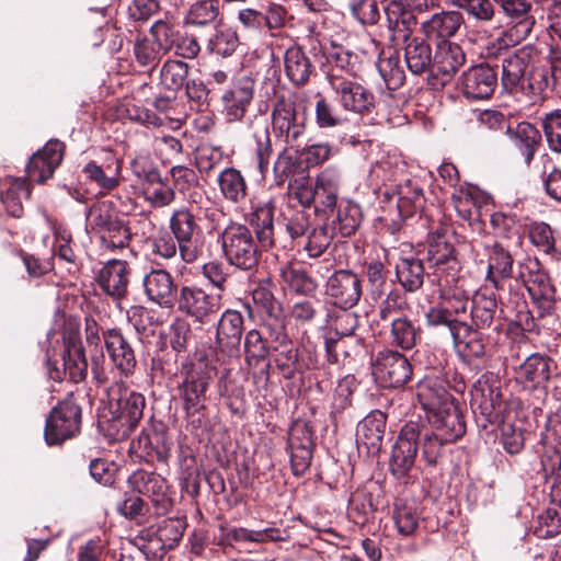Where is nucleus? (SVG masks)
<instances>
[{
	"label": "nucleus",
	"mask_w": 561,
	"mask_h": 561,
	"mask_svg": "<svg viewBox=\"0 0 561 561\" xmlns=\"http://www.w3.org/2000/svg\"><path fill=\"white\" fill-rule=\"evenodd\" d=\"M325 294L331 302L341 309L356 306L362 296V280L350 270H337L328 277Z\"/></svg>",
	"instance_id": "obj_12"
},
{
	"label": "nucleus",
	"mask_w": 561,
	"mask_h": 561,
	"mask_svg": "<svg viewBox=\"0 0 561 561\" xmlns=\"http://www.w3.org/2000/svg\"><path fill=\"white\" fill-rule=\"evenodd\" d=\"M133 447L139 451L148 461H165L170 455L171 443L163 431L152 426L144 428Z\"/></svg>",
	"instance_id": "obj_32"
},
{
	"label": "nucleus",
	"mask_w": 561,
	"mask_h": 561,
	"mask_svg": "<svg viewBox=\"0 0 561 561\" xmlns=\"http://www.w3.org/2000/svg\"><path fill=\"white\" fill-rule=\"evenodd\" d=\"M253 137L255 140L254 154L257 170L260 174L265 178L268 171L270 158L273 153L272 141L267 127L257 128L254 131Z\"/></svg>",
	"instance_id": "obj_61"
},
{
	"label": "nucleus",
	"mask_w": 561,
	"mask_h": 561,
	"mask_svg": "<svg viewBox=\"0 0 561 561\" xmlns=\"http://www.w3.org/2000/svg\"><path fill=\"white\" fill-rule=\"evenodd\" d=\"M471 409L483 427L503 420L505 405L500 381L482 376L471 389Z\"/></svg>",
	"instance_id": "obj_7"
},
{
	"label": "nucleus",
	"mask_w": 561,
	"mask_h": 561,
	"mask_svg": "<svg viewBox=\"0 0 561 561\" xmlns=\"http://www.w3.org/2000/svg\"><path fill=\"white\" fill-rule=\"evenodd\" d=\"M369 295L373 300H380L387 290L388 270L379 261L370 262L366 268Z\"/></svg>",
	"instance_id": "obj_60"
},
{
	"label": "nucleus",
	"mask_w": 561,
	"mask_h": 561,
	"mask_svg": "<svg viewBox=\"0 0 561 561\" xmlns=\"http://www.w3.org/2000/svg\"><path fill=\"white\" fill-rule=\"evenodd\" d=\"M222 295L210 294L197 285H184L176 300L178 310L194 323L208 324L221 309Z\"/></svg>",
	"instance_id": "obj_8"
},
{
	"label": "nucleus",
	"mask_w": 561,
	"mask_h": 561,
	"mask_svg": "<svg viewBox=\"0 0 561 561\" xmlns=\"http://www.w3.org/2000/svg\"><path fill=\"white\" fill-rule=\"evenodd\" d=\"M400 3L399 1H390L385 9L388 37L393 45L408 43L417 25L414 13L405 10Z\"/></svg>",
	"instance_id": "obj_22"
},
{
	"label": "nucleus",
	"mask_w": 561,
	"mask_h": 561,
	"mask_svg": "<svg viewBox=\"0 0 561 561\" xmlns=\"http://www.w3.org/2000/svg\"><path fill=\"white\" fill-rule=\"evenodd\" d=\"M255 82L252 78L243 76L237 79L221 96L225 108L233 119H241L254 95Z\"/></svg>",
	"instance_id": "obj_30"
},
{
	"label": "nucleus",
	"mask_w": 561,
	"mask_h": 561,
	"mask_svg": "<svg viewBox=\"0 0 561 561\" xmlns=\"http://www.w3.org/2000/svg\"><path fill=\"white\" fill-rule=\"evenodd\" d=\"M396 276L405 291H416L424 284L423 262L415 256L400 257L396 263Z\"/></svg>",
	"instance_id": "obj_41"
},
{
	"label": "nucleus",
	"mask_w": 561,
	"mask_h": 561,
	"mask_svg": "<svg viewBox=\"0 0 561 561\" xmlns=\"http://www.w3.org/2000/svg\"><path fill=\"white\" fill-rule=\"evenodd\" d=\"M145 294L161 308H172L179 298L172 275L164 270H152L144 277Z\"/></svg>",
	"instance_id": "obj_19"
},
{
	"label": "nucleus",
	"mask_w": 561,
	"mask_h": 561,
	"mask_svg": "<svg viewBox=\"0 0 561 561\" xmlns=\"http://www.w3.org/2000/svg\"><path fill=\"white\" fill-rule=\"evenodd\" d=\"M272 126L275 135L290 147L298 146L306 131L305 123L298 121L295 102L285 98H279L274 105Z\"/></svg>",
	"instance_id": "obj_13"
},
{
	"label": "nucleus",
	"mask_w": 561,
	"mask_h": 561,
	"mask_svg": "<svg viewBox=\"0 0 561 561\" xmlns=\"http://www.w3.org/2000/svg\"><path fill=\"white\" fill-rule=\"evenodd\" d=\"M541 471L546 480L552 481V499L561 507V421L550 419L540 435Z\"/></svg>",
	"instance_id": "obj_6"
},
{
	"label": "nucleus",
	"mask_w": 561,
	"mask_h": 561,
	"mask_svg": "<svg viewBox=\"0 0 561 561\" xmlns=\"http://www.w3.org/2000/svg\"><path fill=\"white\" fill-rule=\"evenodd\" d=\"M215 34L208 39L207 49L221 57L231 56L239 45L237 33L230 28H214Z\"/></svg>",
	"instance_id": "obj_58"
},
{
	"label": "nucleus",
	"mask_w": 561,
	"mask_h": 561,
	"mask_svg": "<svg viewBox=\"0 0 561 561\" xmlns=\"http://www.w3.org/2000/svg\"><path fill=\"white\" fill-rule=\"evenodd\" d=\"M243 316L240 311L227 309L217 322L216 344L229 356H237L243 333Z\"/></svg>",
	"instance_id": "obj_18"
},
{
	"label": "nucleus",
	"mask_w": 561,
	"mask_h": 561,
	"mask_svg": "<svg viewBox=\"0 0 561 561\" xmlns=\"http://www.w3.org/2000/svg\"><path fill=\"white\" fill-rule=\"evenodd\" d=\"M145 198L152 207L169 206L175 198L174 191L164 184L157 173L150 174V183L144 190Z\"/></svg>",
	"instance_id": "obj_56"
},
{
	"label": "nucleus",
	"mask_w": 561,
	"mask_h": 561,
	"mask_svg": "<svg viewBox=\"0 0 561 561\" xmlns=\"http://www.w3.org/2000/svg\"><path fill=\"white\" fill-rule=\"evenodd\" d=\"M419 437L420 431L415 423L407 424L401 430L393 445L390 460V470L398 479L407 477L413 468L417 453Z\"/></svg>",
	"instance_id": "obj_14"
},
{
	"label": "nucleus",
	"mask_w": 561,
	"mask_h": 561,
	"mask_svg": "<svg viewBox=\"0 0 561 561\" xmlns=\"http://www.w3.org/2000/svg\"><path fill=\"white\" fill-rule=\"evenodd\" d=\"M252 225L255 228V234L259 243L263 249H268L274 245V215L273 206L271 203L259 206L252 219Z\"/></svg>",
	"instance_id": "obj_47"
},
{
	"label": "nucleus",
	"mask_w": 561,
	"mask_h": 561,
	"mask_svg": "<svg viewBox=\"0 0 561 561\" xmlns=\"http://www.w3.org/2000/svg\"><path fill=\"white\" fill-rule=\"evenodd\" d=\"M460 84L467 99L488 100L497 87V72L491 66L480 64L462 73Z\"/></svg>",
	"instance_id": "obj_16"
},
{
	"label": "nucleus",
	"mask_w": 561,
	"mask_h": 561,
	"mask_svg": "<svg viewBox=\"0 0 561 561\" xmlns=\"http://www.w3.org/2000/svg\"><path fill=\"white\" fill-rule=\"evenodd\" d=\"M530 35L529 23L524 25H513L491 42L488 47L489 56H497L500 50L518 45Z\"/></svg>",
	"instance_id": "obj_53"
},
{
	"label": "nucleus",
	"mask_w": 561,
	"mask_h": 561,
	"mask_svg": "<svg viewBox=\"0 0 561 561\" xmlns=\"http://www.w3.org/2000/svg\"><path fill=\"white\" fill-rule=\"evenodd\" d=\"M517 374L525 387H542L550 378V358L537 353L531 354L519 366Z\"/></svg>",
	"instance_id": "obj_35"
},
{
	"label": "nucleus",
	"mask_w": 561,
	"mask_h": 561,
	"mask_svg": "<svg viewBox=\"0 0 561 561\" xmlns=\"http://www.w3.org/2000/svg\"><path fill=\"white\" fill-rule=\"evenodd\" d=\"M169 227L179 244V253L186 263L194 262L198 252L192 244L195 236L202 232L197 216L191 207L182 206L173 210Z\"/></svg>",
	"instance_id": "obj_10"
},
{
	"label": "nucleus",
	"mask_w": 561,
	"mask_h": 561,
	"mask_svg": "<svg viewBox=\"0 0 561 561\" xmlns=\"http://www.w3.org/2000/svg\"><path fill=\"white\" fill-rule=\"evenodd\" d=\"M104 343L115 367L126 377L131 375L137 360L133 347L121 330L105 331Z\"/></svg>",
	"instance_id": "obj_27"
},
{
	"label": "nucleus",
	"mask_w": 561,
	"mask_h": 561,
	"mask_svg": "<svg viewBox=\"0 0 561 561\" xmlns=\"http://www.w3.org/2000/svg\"><path fill=\"white\" fill-rule=\"evenodd\" d=\"M391 343L402 350H411L416 344L417 330L405 317L393 318L390 321Z\"/></svg>",
	"instance_id": "obj_51"
},
{
	"label": "nucleus",
	"mask_w": 561,
	"mask_h": 561,
	"mask_svg": "<svg viewBox=\"0 0 561 561\" xmlns=\"http://www.w3.org/2000/svg\"><path fill=\"white\" fill-rule=\"evenodd\" d=\"M188 65L181 60H167L161 68L160 79L163 87L171 91H179L186 82Z\"/></svg>",
	"instance_id": "obj_54"
},
{
	"label": "nucleus",
	"mask_w": 561,
	"mask_h": 561,
	"mask_svg": "<svg viewBox=\"0 0 561 561\" xmlns=\"http://www.w3.org/2000/svg\"><path fill=\"white\" fill-rule=\"evenodd\" d=\"M130 270L125 261L112 260L100 271V287L114 299H122L127 294Z\"/></svg>",
	"instance_id": "obj_29"
},
{
	"label": "nucleus",
	"mask_w": 561,
	"mask_h": 561,
	"mask_svg": "<svg viewBox=\"0 0 561 561\" xmlns=\"http://www.w3.org/2000/svg\"><path fill=\"white\" fill-rule=\"evenodd\" d=\"M183 533V526L179 522L167 520L159 527L157 539L149 540L148 549L156 551L159 548L162 556L167 549H173L179 543Z\"/></svg>",
	"instance_id": "obj_50"
},
{
	"label": "nucleus",
	"mask_w": 561,
	"mask_h": 561,
	"mask_svg": "<svg viewBox=\"0 0 561 561\" xmlns=\"http://www.w3.org/2000/svg\"><path fill=\"white\" fill-rule=\"evenodd\" d=\"M280 276L290 290L299 295H311L318 287V283L298 264L284 266Z\"/></svg>",
	"instance_id": "obj_45"
},
{
	"label": "nucleus",
	"mask_w": 561,
	"mask_h": 561,
	"mask_svg": "<svg viewBox=\"0 0 561 561\" xmlns=\"http://www.w3.org/2000/svg\"><path fill=\"white\" fill-rule=\"evenodd\" d=\"M426 260L428 267L433 268V273L438 277L440 286H449L458 280L461 265L445 228L440 227L430 234Z\"/></svg>",
	"instance_id": "obj_4"
},
{
	"label": "nucleus",
	"mask_w": 561,
	"mask_h": 561,
	"mask_svg": "<svg viewBox=\"0 0 561 561\" xmlns=\"http://www.w3.org/2000/svg\"><path fill=\"white\" fill-rule=\"evenodd\" d=\"M329 84L334 93V100L340 106L356 114L369 113L375 105V98L365 87L345 76L331 71L328 75Z\"/></svg>",
	"instance_id": "obj_9"
},
{
	"label": "nucleus",
	"mask_w": 561,
	"mask_h": 561,
	"mask_svg": "<svg viewBox=\"0 0 561 561\" xmlns=\"http://www.w3.org/2000/svg\"><path fill=\"white\" fill-rule=\"evenodd\" d=\"M222 197L233 204H241L248 196L245 178L238 169L229 167L224 169L217 179Z\"/></svg>",
	"instance_id": "obj_38"
},
{
	"label": "nucleus",
	"mask_w": 561,
	"mask_h": 561,
	"mask_svg": "<svg viewBox=\"0 0 561 561\" xmlns=\"http://www.w3.org/2000/svg\"><path fill=\"white\" fill-rule=\"evenodd\" d=\"M102 244L107 249H123L128 245L130 232L126 225L116 217L100 236Z\"/></svg>",
	"instance_id": "obj_62"
},
{
	"label": "nucleus",
	"mask_w": 561,
	"mask_h": 561,
	"mask_svg": "<svg viewBox=\"0 0 561 561\" xmlns=\"http://www.w3.org/2000/svg\"><path fill=\"white\" fill-rule=\"evenodd\" d=\"M362 210L358 204L352 201H343L337 208L335 229L343 237H350L356 232L362 221Z\"/></svg>",
	"instance_id": "obj_48"
},
{
	"label": "nucleus",
	"mask_w": 561,
	"mask_h": 561,
	"mask_svg": "<svg viewBox=\"0 0 561 561\" xmlns=\"http://www.w3.org/2000/svg\"><path fill=\"white\" fill-rule=\"evenodd\" d=\"M279 344L278 347H274L277 354L275 355V365L285 378H293L298 364V351L289 341L283 325L278 327V332L275 337Z\"/></svg>",
	"instance_id": "obj_43"
},
{
	"label": "nucleus",
	"mask_w": 561,
	"mask_h": 561,
	"mask_svg": "<svg viewBox=\"0 0 561 561\" xmlns=\"http://www.w3.org/2000/svg\"><path fill=\"white\" fill-rule=\"evenodd\" d=\"M465 20L462 14L456 10L440 11L421 23V32L427 39L449 42L454 37Z\"/></svg>",
	"instance_id": "obj_23"
},
{
	"label": "nucleus",
	"mask_w": 561,
	"mask_h": 561,
	"mask_svg": "<svg viewBox=\"0 0 561 561\" xmlns=\"http://www.w3.org/2000/svg\"><path fill=\"white\" fill-rule=\"evenodd\" d=\"M497 309L496 298L485 291L477 293L471 299V319L477 328H489Z\"/></svg>",
	"instance_id": "obj_46"
},
{
	"label": "nucleus",
	"mask_w": 561,
	"mask_h": 561,
	"mask_svg": "<svg viewBox=\"0 0 561 561\" xmlns=\"http://www.w3.org/2000/svg\"><path fill=\"white\" fill-rule=\"evenodd\" d=\"M373 376L383 388H399L410 380L412 366L403 354L383 351L373 362Z\"/></svg>",
	"instance_id": "obj_11"
},
{
	"label": "nucleus",
	"mask_w": 561,
	"mask_h": 561,
	"mask_svg": "<svg viewBox=\"0 0 561 561\" xmlns=\"http://www.w3.org/2000/svg\"><path fill=\"white\" fill-rule=\"evenodd\" d=\"M284 64L286 76L293 84L300 87L308 82L313 67L300 47H289L285 51Z\"/></svg>",
	"instance_id": "obj_39"
},
{
	"label": "nucleus",
	"mask_w": 561,
	"mask_h": 561,
	"mask_svg": "<svg viewBox=\"0 0 561 561\" xmlns=\"http://www.w3.org/2000/svg\"><path fill=\"white\" fill-rule=\"evenodd\" d=\"M377 67L389 89L396 90L404 83L405 75L400 66V58L397 51H392L388 56H385V53H382Z\"/></svg>",
	"instance_id": "obj_49"
},
{
	"label": "nucleus",
	"mask_w": 561,
	"mask_h": 561,
	"mask_svg": "<svg viewBox=\"0 0 561 561\" xmlns=\"http://www.w3.org/2000/svg\"><path fill=\"white\" fill-rule=\"evenodd\" d=\"M435 433L445 442H455L466 433V423L461 411L455 402H447V407L428 415Z\"/></svg>",
	"instance_id": "obj_28"
},
{
	"label": "nucleus",
	"mask_w": 561,
	"mask_h": 561,
	"mask_svg": "<svg viewBox=\"0 0 561 561\" xmlns=\"http://www.w3.org/2000/svg\"><path fill=\"white\" fill-rule=\"evenodd\" d=\"M542 127L549 148L561 153V110L546 114Z\"/></svg>",
	"instance_id": "obj_64"
},
{
	"label": "nucleus",
	"mask_w": 561,
	"mask_h": 561,
	"mask_svg": "<svg viewBox=\"0 0 561 561\" xmlns=\"http://www.w3.org/2000/svg\"><path fill=\"white\" fill-rule=\"evenodd\" d=\"M192 362L181 365V375L184 376L180 386L186 412L195 413L203 407V400L208 387V381L202 373L193 370Z\"/></svg>",
	"instance_id": "obj_26"
},
{
	"label": "nucleus",
	"mask_w": 561,
	"mask_h": 561,
	"mask_svg": "<svg viewBox=\"0 0 561 561\" xmlns=\"http://www.w3.org/2000/svg\"><path fill=\"white\" fill-rule=\"evenodd\" d=\"M80 425L79 394L70 393L49 413L44 431L45 440L48 445L61 444L78 434Z\"/></svg>",
	"instance_id": "obj_5"
},
{
	"label": "nucleus",
	"mask_w": 561,
	"mask_h": 561,
	"mask_svg": "<svg viewBox=\"0 0 561 561\" xmlns=\"http://www.w3.org/2000/svg\"><path fill=\"white\" fill-rule=\"evenodd\" d=\"M64 142L57 139L47 141L31 157L26 165L27 179L41 184L51 178L64 159Z\"/></svg>",
	"instance_id": "obj_15"
},
{
	"label": "nucleus",
	"mask_w": 561,
	"mask_h": 561,
	"mask_svg": "<svg viewBox=\"0 0 561 561\" xmlns=\"http://www.w3.org/2000/svg\"><path fill=\"white\" fill-rule=\"evenodd\" d=\"M61 358L64 373L72 381L79 382L85 377L88 363L80 341L73 337L68 339Z\"/></svg>",
	"instance_id": "obj_40"
},
{
	"label": "nucleus",
	"mask_w": 561,
	"mask_h": 561,
	"mask_svg": "<svg viewBox=\"0 0 561 561\" xmlns=\"http://www.w3.org/2000/svg\"><path fill=\"white\" fill-rule=\"evenodd\" d=\"M528 59L529 56L524 49L503 58L501 81L505 91L539 96L548 90L545 68L536 67L527 71Z\"/></svg>",
	"instance_id": "obj_2"
},
{
	"label": "nucleus",
	"mask_w": 561,
	"mask_h": 561,
	"mask_svg": "<svg viewBox=\"0 0 561 561\" xmlns=\"http://www.w3.org/2000/svg\"><path fill=\"white\" fill-rule=\"evenodd\" d=\"M458 282L459 279L449 286H444L446 290L443 296V305L455 318L465 314L471 304L470 293L465 290L461 285L459 286Z\"/></svg>",
	"instance_id": "obj_57"
},
{
	"label": "nucleus",
	"mask_w": 561,
	"mask_h": 561,
	"mask_svg": "<svg viewBox=\"0 0 561 561\" xmlns=\"http://www.w3.org/2000/svg\"><path fill=\"white\" fill-rule=\"evenodd\" d=\"M219 21V0H196L185 15L187 26L216 28Z\"/></svg>",
	"instance_id": "obj_42"
},
{
	"label": "nucleus",
	"mask_w": 561,
	"mask_h": 561,
	"mask_svg": "<svg viewBox=\"0 0 561 561\" xmlns=\"http://www.w3.org/2000/svg\"><path fill=\"white\" fill-rule=\"evenodd\" d=\"M127 482L133 491L149 497L157 507L167 510L169 486L162 476L156 472L136 470L129 476Z\"/></svg>",
	"instance_id": "obj_20"
},
{
	"label": "nucleus",
	"mask_w": 561,
	"mask_h": 561,
	"mask_svg": "<svg viewBox=\"0 0 561 561\" xmlns=\"http://www.w3.org/2000/svg\"><path fill=\"white\" fill-rule=\"evenodd\" d=\"M404 59L413 75H422L427 70L433 73L434 56L431 46L421 38H411L404 47Z\"/></svg>",
	"instance_id": "obj_37"
},
{
	"label": "nucleus",
	"mask_w": 561,
	"mask_h": 561,
	"mask_svg": "<svg viewBox=\"0 0 561 561\" xmlns=\"http://www.w3.org/2000/svg\"><path fill=\"white\" fill-rule=\"evenodd\" d=\"M393 195L397 196V209L402 219L412 217L424 207L423 190L412 180L399 184Z\"/></svg>",
	"instance_id": "obj_36"
},
{
	"label": "nucleus",
	"mask_w": 561,
	"mask_h": 561,
	"mask_svg": "<svg viewBox=\"0 0 561 561\" xmlns=\"http://www.w3.org/2000/svg\"><path fill=\"white\" fill-rule=\"evenodd\" d=\"M224 256L230 265L251 270L259 263V248L251 230L241 224H230L218 237Z\"/></svg>",
	"instance_id": "obj_3"
},
{
	"label": "nucleus",
	"mask_w": 561,
	"mask_h": 561,
	"mask_svg": "<svg viewBox=\"0 0 561 561\" xmlns=\"http://www.w3.org/2000/svg\"><path fill=\"white\" fill-rule=\"evenodd\" d=\"M507 135L523 157L525 164L530 165L535 154L542 145L540 130L528 122H522L515 129L507 127Z\"/></svg>",
	"instance_id": "obj_33"
},
{
	"label": "nucleus",
	"mask_w": 561,
	"mask_h": 561,
	"mask_svg": "<svg viewBox=\"0 0 561 561\" xmlns=\"http://www.w3.org/2000/svg\"><path fill=\"white\" fill-rule=\"evenodd\" d=\"M107 403L112 414L111 427L116 430V437L127 438L144 416L145 397L124 381H116L107 390Z\"/></svg>",
	"instance_id": "obj_1"
},
{
	"label": "nucleus",
	"mask_w": 561,
	"mask_h": 561,
	"mask_svg": "<svg viewBox=\"0 0 561 561\" xmlns=\"http://www.w3.org/2000/svg\"><path fill=\"white\" fill-rule=\"evenodd\" d=\"M416 398L428 415L447 407V402H455L445 387V382L437 377H425L416 386Z\"/></svg>",
	"instance_id": "obj_31"
},
{
	"label": "nucleus",
	"mask_w": 561,
	"mask_h": 561,
	"mask_svg": "<svg viewBox=\"0 0 561 561\" xmlns=\"http://www.w3.org/2000/svg\"><path fill=\"white\" fill-rule=\"evenodd\" d=\"M128 321L140 334L153 333V329L160 324L154 311L142 307L134 306L128 311Z\"/></svg>",
	"instance_id": "obj_63"
},
{
	"label": "nucleus",
	"mask_w": 561,
	"mask_h": 561,
	"mask_svg": "<svg viewBox=\"0 0 561 561\" xmlns=\"http://www.w3.org/2000/svg\"><path fill=\"white\" fill-rule=\"evenodd\" d=\"M515 249L504 241H495L488 248L486 280L496 289L502 288L501 280L512 276Z\"/></svg>",
	"instance_id": "obj_21"
},
{
	"label": "nucleus",
	"mask_w": 561,
	"mask_h": 561,
	"mask_svg": "<svg viewBox=\"0 0 561 561\" xmlns=\"http://www.w3.org/2000/svg\"><path fill=\"white\" fill-rule=\"evenodd\" d=\"M341 178L335 169L328 168L323 170L313 184L314 190V211L317 214H328L333 211L337 204Z\"/></svg>",
	"instance_id": "obj_25"
},
{
	"label": "nucleus",
	"mask_w": 561,
	"mask_h": 561,
	"mask_svg": "<svg viewBox=\"0 0 561 561\" xmlns=\"http://www.w3.org/2000/svg\"><path fill=\"white\" fill-rule=\"evenodd\" d=\"M462 48L451 42H439L434 55L433 75L439 77V83L446 84L465 64Z\"/></svg>",
	"instance_id": "obj_24"
},
{
	"label": "nucleus",
	"mask_w": 561,
	"mask_h": 561,
	"mask_svg": "<svg viewBox=\"0 0 561 561\" xmlns=\"http://www.w3.org/2000/svg\"><path fill=\"white\" fill-rule=\"evenodd\" d=\"M243 348L245 364L252 370L254 382H266L270 368L267 341L259 330L252 329L245 333Z\"/></svg>",
	"instance_id": "obj_17"
},
{
	"label": "nucleus",
	"mask_w": 561,
	"mask_h": 561,
	"mask_svg": "<svg viewBox=\"0 0 561 561\" xmlns=\"http://www.w3.org/2000/svg\"><path fill=\"white\" fill-rule=\"evenodd\" d=\"M491 224L496 231V234L506 239L505 244L515 247L516 249L522 247L523 239L518 230L515 228V220L513 216L505 215L502 213L493 214L491 217Z\"/></svg>",
	"instance_id": "obj_59"
},
{
	"label": "nucleus",
	"mask_w": 561,
	"mask_h": 561,
	"mask_svg": "<svg viewBox=\"0 0 561 561\" xmlns=\"http://www.w3.org/2000/svg\"><path fill=\"white\" fill-rule=\"evenodd\" d=\"M392 519L398 533L408 537L414 534L419 526L420 516L415 507L403 502L394 505Z\"/></svg>",
	"instance_id": "obj_55"
},
{
	"label": "nucleus",
	"mask_w": 561,
	"mask_h": 561,
	"mask_svg": "<svg viewBox=\"0 0 561 561\" xmlns=\"http://www.w3.org/2000/svg\"><path fill=\"white\" fill-rule=\"evenodd\" d=\"M31 196L30 183L26 179H14L10 181L5 192L1 195V201L12 217L20 218L23 214V201Z\"/></svg>",
	"instance_id": "obj_44"
},
{
	"label": "nucleus",
	"mask_w": 561,
	"mask_h": 561,
	"mask_svg": "<svg viewBox=\"0 0 561 561\" xmlns=\"http://www.w3.org/2000/svg\"><path fill=\"white\" fill-rule=\"evenodd\" d=\"M504 14L512 21L514 25H524L529 23V32L531 33L535 25V18L531 15V3L528 0H493Z\"/></svg>",
	"instance_id": "obj_52"
},
{
	"label": "nucleus",
	"mask_w": 561,
	"mask_h": 561,
	"mask_svg": "<svg viewBox=\"0 0 561 561\" xmlns=\"http://www.w3.org/2000/svg\"><path fill=\"white\" fill-rule=\"evenodd\" d=\"M386 427V415L374 411L366 415L357 425V443L364 445L368 451L379 450Z\"/></svg>",
	"instance_id": "obj_34"
}]
</instances>
